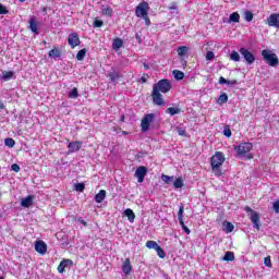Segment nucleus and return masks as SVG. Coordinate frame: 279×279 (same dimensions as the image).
Listing matches in <instances>:
<instances>
[{"instance_id": "15", "label": "nucleus", "mask_w": 279, "mask_h": 279, "mask_svg": "<svg viewBox=\"0 0 279 279\" xmlns=\"http://www.w3.org/2000/svg\"><path fill=\"white\" fill-rule=\"evenodd\" d=\"M122 272L124 276H130L132 274V262L130 258H125L123 264H122Z\"/></svg>"}, {"instance_id": "58", "label": "nucleus", "mask_w": 279, "mask_h": 279, "mask_svg": "<svg viewBox=\"0 0 279 279\" xmlns=\"http://www.w3.org/2000/svg\"><path fill=\"white\" fill-rule=\"evenodd\" d=\"M179 223L181 228L185 227L186 225L184 223V218H179Z\"/></svg>"}, {"instance_id": "61", "label": "nucleus", "mask_w": 279, "mask_h": 279, "mask_svg": "<svg viewBox=\"0 0 279 279\" xmlns=\"http://www.w3.org/2000/svg\"><path fill=\"white\" fill-rule=\"evenodd\" d=\"M253 158H254V155L248 154L246 159H247V160H252Z\"/></svg>"}, {"instance_id": "22", "label": "nucleus", "mask_w": 279, "mask_h": 279, "mask_svg": "<svg viewBox=\"0 0 279 279\" xmlns=\"http://www.w3.org/2000/svg\"><path fill=\"white\" fill-rule=\"evenodd\" d=\"M96 203L101 204L106 199V190H100L95 196Z\"/></svg>"}, {"instance_id": "2", "label": "nucleus", "mask_w": 279, "mask_h": 279, "mask_svg": "<svg viewBox=\"0 0 279 279\" xmlns=\"http://www.w3.org/2000/svg\"><path fill=\"white\" fill-rule=\"evenodd\" d=\"M260 53H262L263 60L266 62L268 66H278L279 64L278 56L274 53V51L269 49H264L262 50Z\"/></svg>"}, {"instance_id": "34", "label": "nucleus", "mask_w": 279, "mask_h": 279, "mask_svg": "<svg viewBox=\"0 0 279 279\" xmlns=\"http://www.w3.org/2000/svg\"><path fill=\"white\" fill-rule=\"evenodd\" d=\"M78 97H80V92H77V88L76 87L72 88L69 93V98L77 99Z\"/></svg>"}, {"instance_id": "10", "label": "nucleus", "mask_w": 279, "mask_h": 279, "mask_svg": "<svg viewBox=\"0 0 279 279\" xmlns=\"http://www.w3.org/2000/svg\"><path fill=\"white\" fill-rule=\"evenodd\" d=\"M145 175H147V167L140 166L135 171V177L137 178V182L143 184L145 182Z\"/></svg>"}, {"instance_id": "19", "label": "nucleus", "mask_w": 279, "mask_h": 279, "mask_svg": "<svg viewBox=\"0 0 279 279\" xmlns=\"http://www.w3.org/2000/svg\"><path fill=\"white\" fill-rule=\"evenodd\" d=\"M124 216L128 217L130 223H134V219H136V214L131 208L124 210Z\"/></svg>"}, {"instance_id": "24", "label": "nucleus", "mask_w": 279, "mask_h": 279, "mask_svg": "<svg viewBox=\"0 0 279 279\" xmlns=\"http://www.w3.org/2000/svg\"><path fill=\"white\" fill-rule=\"evenodd\" d=\"M14 77V72L13 71H4L2 72L1 80L3 82H8V80H12Z\"/></svg>"}, {"instance_id": "23", "label": "nucleus", "mask_w": 279, "mask_h": 279, "mask_svg": "<svg viewBox=\"0 0 279 279\" xmlns=\"http://www.w3.org/2000/svg\"><path fill=\"white\" fill-rule=\"evenodd\" d=\"M223 230L225 232H227V234H230V232H234V225H232V222L230 221H225L223 222Z\"/></svg>"}, {"instance_id": "38", "label": "nucleus", "mask_w": 279, "mask_h": 279, "mask_svg": "<svg viewBox=\"0 0 279 279\" xmlns=\"http://www.w3.org/2000/svg\"><path fill=\"white\" fill-rule=\"evenodd\" d=\"M155 251L157 252V255L159 256V258H167V253H165V250H162L160 245L157 246Z\"/></svg>"}, {"instance_id": "59", "label": "nucleus", "mask_w": 279, "mask_h": 279, "mask_svg": "<svg viewBox=\"0 0 279 279\" xmlns=\"http://www.w3.org/2000/svg\"><path fill=\"white\" fill-rule=\"evenodd\" d=\"M0 110H5V105L0 100Z\"/></svg>"}, {"instance_id": "37", "label": "nucleus", "mask_w": 279, "mask_h": 279, "mask_svg": "<svg viewBox=\"0 0 279 279\" xmlns=\"http://www.w3.org/2000/svg\"><path fill=\"white\" fill-rule=\"evenodd\" d=\"M112 14H114V10H112V8L107 7V8L102 9V15H104V16H109V17H111Z\"/></svg>"}, {"instance_id": "36", "label": "nucleus", "mask_w": 279, "mask_h": 279, "mask_svg": "<svg viewBox=\"0 0 279 279\" xmlns=\"http://www.w3.org/2000/svg\"><path fill=\"white\" fill-rule=\"evenodd\" d=\"M172 75H174V80H184V72L180 70L172 71Z\"/></svg>"}, {"instance_id": "33", "label": "nucleus", "mask_w": 279, "mask_h": 279, "mask_svg": "<svg viewBox=\"0 0 279 279\" xmlns=\"http://www.w3.org/2000/svg\"><path fill=\"white\" fill-rule=\"evenodd\" d=\"M167 112L171 117H174V114H180V112H182V109L170 107V108L167 109Z\"/></svg>"}, {"instance_id": "47", "label": "nucleus", "mask_w": 279, "mask_h": 279, "mask_svg": "<svg viewBox=\"0 0 279 279\" xmlns=\"http://www.w3.org/2000/svg\"><path fill=\"white\" fill-rule=\"evenodd\" d=\"M264 265L266 267H271V256H267L264 258Z\"/></svg>"}, {"instance_id": "62", "label": "nucleus", "mask_w": 279, "mask_h": 279, "mask_svg": "<svg viewBox=\"0 0 279 279\" xmlns=\"http://www.w3.org/2000/svg\"><path fill=\"white\" fill-rule=\"evenodd\" d=\"M81 223H82L83 226H85V227L88 226V223H87L86 221H84V220H82Z\"/></svg>"}, {"instance_id": "39", "label": "nucleus", "mask_w": 279, "mask_h": 279, "mask_svg": "<svg viewBox=\"0 0 279 279\" xmlns=\"http://www.w3.org/2000/svg\"><path fill=\"white\" fill-rule=\"evenodd\" d=\"M4 145L7 147H14V145H16V142L12 138V137H8L4 140Z\"/></svg>"}, {"instance_id": "50", "label": "nucleus", "mask_w": 279, "mask_h": 279, "mask_svg": "<svg viewBox=\"0 0 279 279\" xmlns=\"http://www.w3.org/2000/svg\"><path fill=\"white\" fill-rule=\"evenodd\" d=\"M94 27H104V21L95 20L94 21Z\"/></svg>"}, {"instance_id": "46", "label": "nucleus", "mask_w": 279, "mask_h": 279, "mask_svg": "<svg viewBox=\"0 0 279 279\" xmlns=\"http://www.w3.org/2000/svg\"><path fill=\"white\" fill-rule=\"evenodd\" d=\"M142 19H144L145 24L147 25V27H149V25H151V20L149 19V13H147L144 16H142Z\"/></svg>"}, {"instance_id": "42", "label": "nucleus", "mask_w": 279, "mask_h": 279, "mask_svg": "<svg viewBox=\"0 0 279 279\" xmlns=\"http://www.w3.org/2000/svg\"><path fill=\"white\" fill-rule=\"evenodd\" d=\"M84 189H86V184H84V183L75 184V191H77L78 193H84Z\"/></svg>"}, {"instance_id": "55", "label": "nucleus", "mask_w": 279, "mask_h": 279, "mask_svg": "<svg viewBox=\"0 0 279 279\" xmlns=\"http://www.w3.org/2000/svg\"><path fill=\"white\" fill-rule=\"evenodd\" d=\"M219 84H228V80H226V77H223V76H220Z\"/></svg>"}, {"instance_id": "48", "label": "nucleus", "mask_w": 279, "mask_h": 279, "mask_svg": "<svg viewBox=\"0 0 279 279\" xmlns=\"http://www.w3.org/2000/svg\"><path fill=\"white\" fill-rule=\"evenodd\" d=\"M11 171H14L15 173H19V171H21V166H19V163H13L11 166Z\"/></svg>"}, {"instance_id": "4", "label": "nucleus", "mask_w": 279, "mask_h": 279, "mask_svg": "<svg viewBox=\"0 0 279 279\" xmlns=\"http://www.w3.org/2000/svg\"><path fill=\"white\" fill-rule=\"evenodd\" d=\"M253 148L254 145L250 142L241 143L238 146H233V149L238 154V156H245V154H250Z\"/></svg>"}, {"instance_id": "8", "label": "nucleus", "mask_w": 279, "mask_h": 279, "mask_svg": "<svg viewBox=\"0 0 279 279\" xmlns=\"http://www.w3.org/2000/svg\"><path fill=\"white\" fill-rule=\"evenodd\" d=\"M240 53L243 56L244 60L246 61V64H254L256 61V57L252 51L247 50V48H240Z\"/></svg>"}, {"instance_id": "9", "label": "nucleus", "mask_w": 279, "mask_h": 279, "mask_svg": "<svg viewBox=\"0 0 279 279\" xmlns=\"http://www.w3.org/2000/svg\"><path fill=\"white\" fill-rule=\"evenodd\" d=\"M68 44L70 45L71 49L80 47V45H82V41L80 40V35H77V33H71L68 37Z\"/></svg>"}, {"instance_id": "16", "label": "nucleus", "mask_w": 279, "mask_h": 279, "mask_svg": "<svg viewBox=\"0 0 279 279\" xmlns=\"http://www.w3.org/2000/svg\"><path fill=\"white\" fill-rule=\"evenodd\" d=\"M251 221L256 230H260V215L258 213L255 211L251 215Z\"/></svg>"}, {"instance_id": "44", "label": "nucleus", "mask_w": 279, "mask_h": 279, "mask_svg": "<svg viewBox=\"0 0 279 279\" xmlns=\"http://www.w3.org/2000/svg\"><path fill=\"white\" fill-rule=\"evenodd\" d=\"M206 60L210 61V60H215V52L213 51H207L206 56H205Z\"/></svg>"}, {"instance_id": "5", "label": "nucleus", "mask_w": 279, "mask_h": 279, "mask_svg": "<svg viewBox=\"0 0 279 279\" xmlns=\"http://www.w3.org/2000/svg\"><path fill=\"white\" fill-rule=\"evenodd\" d=\"M149 14V3L147 1H142L135 8V16L137 19H143V16H147Z\"/></svg>"}, {"instance_id": "18", "label": "nucleus", "mask_w": 279, "mask_h": 279, "mask_svg": "<svg viewBox=\"0 0 279 279\" xmlns=\"http://www.w3.org/2000/svg\"><path fill=\"white\" fill-rule=\"evenodd\" d=\"M33 202H34V196L28 195L27 197L22 198L21 206H23V208H29V206H32Z\"/></svg>"}, {"instance_id": "6", "label": "nucleus", "mask_w": 279, "mask_h": 279, "mask_svg": "<svg viewBox=\"0 0 279 279\" xmlns=\"http://www.w3.org/2000/svg\"><path fill=\"white\" fill-rule=\"evenodd\" d=\"M151 99L155 106H159L160 108H165V106H167V102H165V98L162 97V94H160L158 88H153Z\"/></svg>"}, {"instance_id": "43", "label": "nucleus", "mask_w": 279, "mask_h": 279, "mask_svg": "<svg viewBox=\"0 0 279 279\" xmlns=\"http://www.w3.org/2000/svg\"><path fill=\"white\" fill-rule=\"evenodd\" d=\"M178 219H184V205L181 204L178 211Z\"/></svg>"}, {"instance_id": "1", "label": "nucleus", "mask_w": 279, "mask_h": 279, "mask_svg": "<svg viewBox=\"0 0 279 279\" xmlns=\"http://www.w3.org/2000/svg\"><path fill=\"white\" fill-rule=\"evenodd\" d=\"M223 162H226V156L221 151H216L210 158L211 171L217 178L223 175V170H221Z\"/></svg>"}, {"instance_id": "7", "label": "nucleus", "mask_w": 279, "mask_h": 279, "mask_svg": "<svg viewBox=\"0 0 279 279\" xmlns=\"http://www.w3.org/2000/svg\"><path fill=\"white\" fill-rule=\"evenodd\" d=\"M155 117L154 113H147L143 117L141 122L142 132H149V128H151Z\"/></svg>"}, {"instance_id": "32", "label": "nucleus", "mask_w": 279, "mask_h": 279, "mask_svg": "<svg viewBox=\"0 0 279 279\" xmlns=\"http://www.w3.org/2000/svg\"><path fill=\"white\" fill-rule=\"evenodd\" d=\"M230 60H232V62H241V54H239L235 50H233L230 53Z\"/></svg>"}, {"instance_id": "35", "label": "nucleus", "mask_w": 279, "mask_h": 279, "mask_svg": "<svg viewBox=\"0 0 279 279\" xmlns=\"http://www.w3.org/2000/svg\"><path fill=\"white\" fill-rule=\"evenodd\" d=\"M158 243L156 241L153 240H148L146 242V247H148V250H157L158 248Z\"/></svg>"}, {"instance_id": "11", "label": "nucleus", "mask_w": 279, "mask_h": 279, "mask_svg": "<svg viewBox=\"0 0 279 279\" xmlns=\"http://www.w3.org/2000/svg\"><path fill=\"white\" fill-rule=\"evenodd\" d=\"M269 27H276L279 29V13H272L267 17Z\"/></svg>"}, {"instance_id": "41", "label": "nucleus", "mask_w": 279, "mask_h": 279, "mask_svg": "<svg viewBox=\"0 0 279 279\" xmlns=\"http://www.w3.org/2000/svg\"><path fill=\"white\" fill-rule=\"evenodd\" d=\"M161 180L162 182H165V184H171L173 182V177L161 174Z\"/></svg>"}, {"instance_id": "28", "label": "nucleus", "mask_w": 279, "mask_h": 279, "mask_svg": "<svg viewBox=\"0 0 279 279\" xmlns=\"http://www.w3.org/2000/svg\"><path fill=\"white\" fill-rule=\"evenodd\" d=\"M173 186L174 189H182V186H184V179H182V177L177 178L173 182Z\"/></svg>"}, {"instance_id": "51", "label": "nucleus", "mask_w": 279, "mask_h": 279, "mask_svg": "<svg viewBox=\"0 0 279 279\" xmlns=\"http://www.w3.org/2000/svg\"><path fill=\"white\" fill-rule=\"evenodd\" d=\"M272 208L275 210V213H279V199L275 201L272 204Z\"/></svg>"}, {"instance_id": "60", "label": "nucleus", "mask_w": 279, "mask_h": 279, "mask_svg": "<svg viewBox=\"0 0 279 279\" xmlns=\"http://www.w3.org/2000/svg\"><path fill=\"white\" fill-rule=\"evenodd\" d=\"M143 66H144V69H145L146 71H149V64L143 63Z\"/></svg>"}, {"instance_id": "29", "label": "nucleus", "mask_w": 279, "mask_h": 279, "mask_svg": "<svg viewBox=\"0 0 279 279\" xmlns=\"http://www.w3.org/2000/svg\"><path fill=\"white\" fill-rule=\"evenodd\" d=\"M178 56L182 57V56H186L189 53V47L186 46H180L177 49Z\"/></svg>"}, {"instance_id": "3", "label": "nucleus", "mask_w": 279, "mask_h": 279, "mask_svg": "<svg viewBox=\"0 0 279 279\" xmlns=\"http://www.w3.org/2000/svg\"><path fill=\"white\" fill-rule=\"evenodd\" d=\"M153 88H157L159 93L166 94L173 88V85L171 84V81L162 78L157 84H154Z\"/></svg>"}, {"instance_id": "30", "label": "nucleus", "mask_w": 279, "mask_h": 279, "mask_svg": "<svg viewBox=\"0 0 279 279\" xmlns=\"http://www.w3.org/2000/svg\"><path fill=\"white\" fill-rule=\"evenodd\" d=\"M229 21H231V23H239L241 21V15H239V12H233L229 16Z\"/></svg>"}, {"instance_id": "26", "label": "nucleus", "mask_w": 279, "mask_h": 279, "mask_svg": "<svg viewBox=\"0 0 279 279\" xmlns=\"http://www.w3.org/2000/svg\"><path fill=\"white\" fill-rule=\"evenodd\" d=\"M222 260H226V263H232V262L234 260V253L228 251V252L225 254Z\"/></svg>"}, {"instance_id": "21", "label": "nucleus", "mask_w": 279, "mask_h": 279, "mask_svg": "<svg viewBox=\"0 0 279 279\" xmlns=\"http://www.w3.org/2000/svg\"><path fill=\"white\" fill-rule=\"evenodd\" d=\"M121 47H123V39H121V38L113 39L112 49H114V51H119V49H121Z\"/></svg>"}, {"instance_id": "53", "label": "nucleus", "mask_w": 279, "mask_h": 279, "mask_svg": "<svg viewBox=\"0 0 279 279\" xmlns=\"http://www.w3.org/2000/svg\"><path fill=\"white\" fill-rule=\"evenodd\" d=\"M0 14H8V9L3 4H0Z\"/></svg>"}, {"instance_id": "27", "label": "nucleus", "mask_w": 279, "mask_h": 279, "mask_svg": "<svg viewBox=\"0 0 279 279\" xmlns=\"http://www.w3.org/2000/svg\"><path fill=\"white\" fill-rule=\"evenodd\" d=\"M218 104L219 106H223V104H228V94L221 93L218 97Z\"/></svg>"}, {"instance_id": "52", "label": "nucleus", "mask_w": 279, "mask_h": 279, "mask_svg": "<svg viewBox=\"0 0 279 279\" xmlns=\"http://www.w3.org/2000/svg\"><path fill=\"white\" fill-rule=\"evenodd\" d=\"M177 132H178L179 136H186V131L182 128H178Z\"/></svg>"}, {"instance_id": "64", "label": "nucleus", "mask_w": 279, "mask_h": 279, "mask_svg": "<svg viewBox=\"0 0 279 279\" xmlns=\"http://www.w3.org/2000/svg\"><path fill=\"white\" fill-rule=\"evenodd\" d=\"M43 12H47V8H44V9H43Z\"/></svg>"}, {"instance_id": "54", "label": "nucleus", "mask_w": 279, "mask_h": 279, "mask_svg": "<svg viewBox=\"0 0 279 279\" xmlns=\"http://www.w3.org/2000/svg\"><path fill=\"white\" fill-rule=\"evenodd\" d=\"M244 210H245V213H251V215H254V213H256V211H254V209H252V207H250V206L244 207Z\"/></svg>"}, {"instance_id": "25", "label": "nucleus", "mask_w": 279, "mask_h": 279, "mask_svg": "<svg viewBox=\"0 0 279 279\" xmlns=\"http://www.w3.org/2000/svg\"><path fill=\"white\" fill-rule=\"evenodd\" d=\"M108 77L111 82H117V80H121L122 75L119 72H109Z\"/></svg>"}, {"instance_id": "31", "label": "nucleus", "mask_w": 279, "mask_h": 279, "mask_svg": "<svg viewBox=\"0 0 279 279\" xmlns=\"http://www.w3.org/2000/svg\"><path fill=\"white\" fill-rule=\"evenodd\" d=\"M87 51H88V50H87L86 48L81 49V50L76 53V60H78V61L84 60V58H86V52H87Z\"/></svg>"}, {"instance_id": "63", "label": "nucleus", "mask_w": 279, "mask_h": 279, "mask_svg": "<svg viewBox=\"0 0 279 279\" xmlns=\"http://www.w3.org/2000/svg\"><path fill=\"white\" fill-rule=\"evenodd\" d=\"M120 121H125V116H121Z\"/></svg>"}, {"instance_id": "12", "label": "nucleus", "mask_w": 279, "mask_h": 279, "mask_svg": "<svg viewBox=\"0 0 279 279\" xmlns=\"http://www.w3.org/2000/svg\"><path fill=\"white\" fill-rule=\"evenodd\" d=\"M68 149L70 154H75V151H80L82 149V142L81 141L70 142L68 144Z\"/></svg>"}, {"instance_id": "56", "label": "nucleus", "mask_w": 279, "mask_h": 279, "mask_svg": "<svg viewBox=\"0 0 279 279\" xmlns=\"http://www.w3.org/2000/svg\"><path fill=\"white\" fill-rule=\"evenodd\" d=\"M182 230L185 232V234H191V229H189V227H186V225L184 227H182Z\"/></svg>"}, {"instance_id": "17", "label": "nucleus", "mask_w": 279, "mask_h": 279, "mask_svg": "<svg viewBox=\"0 0 279 279\" xmlns=\"http://www.w3.org/2000/svg\"><path fill=\"white\" fill-rule=\"evenodd\" d=\"M28 23L31 32H33V34H38V22L36 20V16H32Z\"/></svg>"}, {"instance_id": "57", "label": "nucleus", "mask_w": 279, "mask_h": 279, "mask_svg": "<svg viewBox=\"0 0 279 279\" xmlns=\"http://www.w3.org/2000/svg\"><path fill=\"white\" fill-rule=\"evenodd\" d=\"M227 84H228L229 86H234V85H236V80L227 81Z\"/></svg>"}, {"instance_id": "49", "label": "nucleus", "mask_w": 279, "mask_h": 279, "mask_svg": "<svg viewBox=\"0 0 279 279\" xmlns=\"http://www.w3.org/2000/svg\"><path fill=\"white\" fill-rule=\"evenodd\" d=\"M223 134L227 138H230V136H232V131L230 130V128H225Z\"/></svg>"}, {"instance_id": "40", "label": "nucleus", "mask_w": 279, "mask_h": 279, "mask_svg": "<svg viewBox=\"0 0 279 279\" xmlns=\"http://www.w3.org/2000/svg\"><path fill=\"white\" fill-rule=\"evenodd\" d=\"M244 16L247 23H252V21H254V13H252V11H245Z\"/></svg>"}, {"instance_id": "45", "label": "nucleus", "mask_w": 279, "mask_h": 279, "mask_svg": "<svg viewBox=\"0 0 279 279\" xmlns=\"http://www.w3.org/2000/svg\"><path fill=\"white\" fill-rule=\"evenodd\" d=\"M149 80V74L147 73H143V75L140 78V82H142V84H146V82Z\"/></svg>"}, {"instance_id": "13", "label": "nucleus", "mask_w": 279, "mask_h": 279, "mask_svg": "<svg viewBox=\"0 0 279 279\" xmlns=\"http://www.w3.org/2000/svg\"><path fill=\"white\" fill-rule=\"evenodd\" d=\"M35 252L44 256V254H47V244L43 240L37 241L35 243Z\"/></svg>"}, {"instance_id": "14", "label": "nucleus", "mask_w": 279, "mask_h": 279, "mask_svg": "<svg viewBox=\"0 0 279 279\" xmlns=\"http://www.w3.org/2000/svg\"><path fill=\"white\" fill-rule=\"evenodd\" d=\"M73 265V260L72 259H63L60 262L59 266H58V272L59 274H64V270L66 269V267H72Z\"/></svg>"}, {"instance_id": "20", "label": "nucleus", "mask_w": 279, "mask_h": 279, "mask_svg": "<svg viewBox=\"0 0 279 279\" xmlns=\"http://www.w3.org/2000/svg\"><path fill=\"white\" fill-rule=\"evenodd\" d=\"M48 56L50 58H60L62 56V50H60V48H52L49 52Z\"/></svg>"}]
</instances>
